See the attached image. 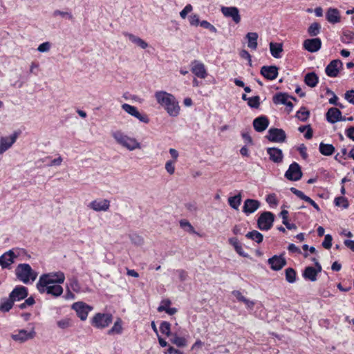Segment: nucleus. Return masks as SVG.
Returning a JSON list of instances; mask_svg holds the SVG:
<instances>
[{
  "label": "nucleus",
  "instance_id": "obj_1",
  "mask_svg": "<svg viewBox=\"0 0 354 354\" xmlns=\"http://www.w3.org/2000/svg\"><path fill=\"white\" fill-rule=\"evenodd\" d=\"M158 104L164 108L171 117H177L180 113V107L176 97L166 91H159L154 94Z\"/></svg>",
  "mask_w": 354,
  "mask_h": 354
},
{
  "label": "nucleus",
  "instance_id": "obj_2",
  "mask_svg": "<svg viewBox=\"0 0 354 354\" xmlns=\"http://www.w3.org/2000/svg\"><path fill=\"white\" fill-rule=\"evenodd\" d=\"M112 136L118 145L129 151L141 149V144L136 138L130 137L120 131L113 132Z\"/></svg>",
  "mask_w": 354,
  "mask_h": 354
},
{
  "label": "nucleus",
  "instance_id": "obj_3",
  "mask_svg": "<svg viewBox=\"0 0 354 354\" xmlns=\"http://www.w3.org/2000/svg\"><path fill=\"white\" fill-rule=\"evenodd\" d=\"M65 275L62 272H50L42 274L37 283V290H44L43 287L46 285L58 284L64 283Z\"/></svg>",
  "mask_w": 354,
  "mask_h": 354
},
{
  "label": "nucleus",
  "instance_id": "obj_4",
  "mask_svg": "<svg viewBox=\"0 0 354 354\" xmlns=\"http://www.w3.org/2000/svg\"><path fill=\"white\" fill-rule=\"evenodd\" d=\"M15 272L17 278L24 283H28L30 280L35 281L37 277V272L27 263L18 265Z\"/></svg>",
  "mask_w": 354,
  "mask_h": 354
},
{
  "label": "nucleus",
  "instance_id": "obj_5",
  "mask_svg": "<svg viewBox=\"0 0 354 354\" xmlns=\"http://www.w3.org/2000/svg\"><path fill=\"white\" fill-rule=\"evenodd\" d=\"M113 321L111 314L97 313L91 320V324L97 328H104Z\"/></svg>",
  "mask_w": 354,
  "mask_h": 354
},
{
  "label": "nucleus",
  "instance_id": "obj_6",
  "mask_svg": "<svg viewBox=\"0 0 354 354\" xmlns=\"http://www.w3.org/2000/svg\"><path fill=\"white\" fill-rule=\"evenodd\" d=\"M274 220V216L272 212H265L258 218V227L261 230H268L272 227Z\"/></svg>",
  "mask_w": 354,
  "mask_h": 354
},
{
  "label": "nucleus",
  "instance_id": "obj_7",
  "mask_svg": "<svg viewBox=\"0 0 354 354\" xmlns=\"http://www.w3.org/2000/svg\"><path fill=\"white\" fill-rule=\"evenodd\" d=\"M72 308L75 310L77 316L81 320L84 321L86 319L88 313L93 309V308L82 301H77L73 304Z\"/></svg>",
  "mask_w": 354,
  "mask_h": 354
},
{
  "label": "nucleus",
  "instance_id": "obj_8",
  "mask_svg": "<svg viewBox=\"0 0 354 354\" xmlns=\"http://www.w3.org/2000/svg\"><path fill=\"white\" fill-rule=\"evenodd\" d=\"M266 138L271 142H283L286 139V134L282 129L271 128L268 132Z\"/></svg>",
  "mask_w": 354,
  "mask_h": 354
},
{
  "label": "nucleus",
  "instance_id": "obj_9",
  "mask_svg": "<svg viewBox=\"0 0 354 354\" xmlns=\"http://www.w3.org/2000/svg\"><path fill=\"white\" fill-rule=\"evenodd\" d=\"M285 176L290 180H299L302 176L300 166L297 162L292 163L286 171Z\"/></svg>",
  "mask_w": 354,
  "mask_h": 354
},
{
  "label": "nucleus",
  "instance_id": "obj_10",
  "mask_svg": "<svg viewBox=\"0 0 354 354\" xmlns=\"http://www.w3.org/2000/svg\"><path fill=\"white\" fill-rule=\"evenodd\" d=\"M35 336V331L32 328L30 332L24 329L18 330L17 333L11 335V337L13 340L19 342H24L28 339H33Z\"/></svg>",
  "mask_w": 354,
  "mask_h": 354
},
{
  "label": "nucleus",
  "instance_id": "obj_11",
  "mask_svg": "<svg viewBox=\"0 0 354 354\" xmlns=\"http://www.w3.org/2000/svg\"><path fill=\"white\" fill-rule=\"evenodd\" d=\"M221 11L224 17L231 18L235 24H239L241 21V15L239 10L236 7H221Z\"/></svg>",
  "mask_w": 354,
  "mask_h": 354
},
{
  "label": "nucleus",
  "instance_id": "obj_12",
  "mask_svg": "<svg viewBox=\"0 0 354 354\" xmlns=\"http://www.w3.org/2000/svg\"><path fill=\"white\" fill-rule=\"evenodd\" d=\"M17 258V255L13 250H10L0 257V266L3 269H10L11 265L15 262V259Z\"/></svg>",
  "mask_w": 354,
  "mask_h": 354
},
{
  "label": "nucleus",
  "instance_id": "obj_13",
  "mask_svg": "<svg viewBox=\"0 0 354 354\" xmlns=\"http://www.w3.org/2000/svg\"><path fill=\"white\" fill-rule=\"evenodd\" d=\"M88 207L95 212H106L110 207V201L108 199H96L91 201Z\"/></svg>",
  "mask_w": 354,
  "mask_h": 354
},
{
  "label": "nucleus",
  "instance_id": "obj_14",
  "mask_svg": "<svg viewBox=\"0 0 354 354\" xmlns=\"http://www.w3.org/2000/svg\"><path fill=\"white\" fill-rule=\"evenodd\" d=\"M17 138V134L16 133L10 136L1 137L0 138V154H3L9 149L16 142Z\"/></svg>",
  "mask_w": 354,
  "mask_h": 354
},
{
  "label": "nucleus",
  "instance_id": "obj_15",
  "mask_svg": "<svg viewBox=\"0 0 354 354\" xmlns=\"http://www.w3.org/2000/svg\"><path fill=\"white\" fill-rule=\"evenodd\" d=\"M191 71L198 77L205 79L207 75V71L203 63L194 60L191 64Z\"/></svg>",
  "mask_w": 354,
  "mask_h": 354
},
{
  "label": "nucleus",
  "instance_id": "obj_16",
  "mask_svg": "<svg viewBox=\"0 0 354 354\" xmlns=\"http://www.w3.org/2000/svg\"><path fill=\"white\" fill-rule=\"evenodd\" d=\"M304 48L310 52H317L322 47V41L319 38L307 39L304 41Z\"/></svg>",
  "mask_w": 354,
  "mask_h": 354
},
{
  "label": "nucleus",
  "instance_id": "obj_17",
  "mask_svg": "<svg viewBox=\"0 0 354 354\" xmlns=\"http://www.w3.org/2000/svg\"><path fill=\"white\" fill-rule=\"evenodd\" d=\"M326 119L328 122L335 124L338 121H346V118L342 117V112L335 107L330 108L326 113Z\"/></svg>",
  "mask_w": 354,
  "mask_h": 354
},
{
  "label": "nucleus",
  "instance_id": "obj_18",
  "mask_svg": "<svg viewBox=\"0 0 354 354\" xmlns=\"http://www.w3.org/2000/svg\"><path fill=\"white\" fill-rule=\"evenodd\" d=\"M343 64L339 59H334L326 67L325 71L328 76L335 77H337L339 68L342 66Z\"/></svg>",
  "mask_w": 354,
  "mask_h": 354
},
{
  "label": "nucleus",
  "instance_id": "obj_19",
  "mask_svg": "<svg viewBox=\"0 0 354 354\" xmlns=\"http://www.w3.org/2000/svg\"><path fill=\"white\" fill-rule=\"evenodd\" d=\"M59 284L46 285L43 287L44 290H38L41 293L46 292L48 295L59 297L63 293V288Z\"/></svg>",
  "mask_w": 354,
  "mask_h": 354
},
{
  "label": "nucleus",
  "instance_id": "obj_20",
  "mask_svg": "<svg viewBox=\"0 0 354 354\" xmlns=\"http://www.w3.org/2000/svg\"><path fill=\"white\" fill-rule=\"evenodd\" d=\"M261 74L268 80H275L278 75V68L275 66H263L261 68Z\"/></svg>",
  "mask_w": 354,
  "mask_h": 354
},
{
  "label": "nucleus",
  "instance_id": "obj_21",
  "mask_svg": "<svg viewBox=\"0 0 354 354\" xmlns=\"http://www.w3.org/2000/svg\"><path fill=\"white\" fill-rule=\"evenodd\" d=\"M260 203L254 199H246L243 207V212L247 214H252L259 209Z\"/></svg>",
  "mask_w": 354,
  "mask_h": 354
},
{
  "label": "nucleus",
  "instance_id": "obj_22",
  "mask_svg": "<svg viewBox=\"0 0 354 354\" xmlns=\"http://www.w3.org/2000/svg\"><path fill=\"white\" fill-rule=\"evenodd\" d=\"M28 295L27 288L24 286L16 287L10 294V297L14 301L26 298Z\"/></svg>",
  "mask_w": 354,
  "mask_h": 354
},
{
  "label": "nucleus",
  "instance_id": "obj_23",
  "mask_svg": "<svg viewBox=\"0 0 354 354\" xmlns=\"http://www.w3.org/2000/svg\"><path fill=\"white\" fill-rule=\"evenodd\" d=\"M268 263L274 270H279L286 264V261L281 256H274L268 259Z\"/></svg>",
  "mask_w": 354,
  "mask_h": 354
},
{
  "label": "nucleus",
  "instance_id": "obj_24",
  "mask_svg": "<svg viewBox=\"0 0 354 354\" xmlns=\"http://www.w3.org/2000/svg\"><path fill=\"white\" fill-rule=\"evenodd\" d=\"M268 124L269 120L266 116L258 117L253 121L254 128L257 132H261L266 130Z\"/></svg>",
  "mask_w": 354,
  "mask_h": 354
},
{
  "label": "nucleus",
  "instance_id": "obj_25",
  "mask_svg": "<svg viewBox=\"0 0 354 354\" xmlns=\"http://www.w3.org/2000/svg\"><path fill=\"white\" fill-rule=\"evenodd\" d=\"M267 153L270 156V160L275 163H279L283 160L282 151L278 148H268Z\"/></svg>",
  "mask_w": 354,
  "mask_h": 354
},
{
  "label": "nucleus",
  "instance_id": "obj_26",
  "mask_svg": "<svg viewBox=\"0 0 354 354\" xmlns=\"http://www.w3.org/2000/svg\"><path fill=\"white\" fill-rule=\"evenodd\" d=\"M326 18L330 24H337L340 21L339 11L337 8H330L326 13Z\"/></svg>",
  "mask_w": 354,
  "mask_h": 354
},
{
  "label": "nucleus",
  "instance_id": "obj_27",
  "mask_svg": "<svg viewBox=\"0 0 354 354\" xmlns=\"http://www.w3.org/2000/svg\"><path fill=\"white\" fill-rule=\"evenodd\" d=\"M124 35L127 37L131 42L137 45L142 49H146L148 47V44L144 41L140 37L136 36L131 33L124 32Z\"/></svg>",
  "mask_w": 354,
  "mask_h": 354
},
{
  "label": "nucleus",
  "instance_id": "obj_28",
  "mask_svg": "<svg viewBox=\"0 0 354 354\" xmlns=\"http://www.w3.org/2000/svg\"><path fill=\"white\" fill-rule=\"evenodd\" d=\"M259 35L255 32H250L247 33L245 38L248 40V47L252 50H256L257 48Z\"/></svg>",
  "mask_w": 354,
  "mask_h": 354
},
{
  "label": "nucleus",
  "instance_id": "obj_29",
  "mask_svg": "<svg viewBox=\"0 0 354 354\" xmlns=\"http://www.w3.org/2000/svg\"><path fill=\"white\" fill-rule=\"evenodd\" d=\"M270 50L271 53V55L274 58H279L281 57V53L283 51V45L280 43H270Z\"/></svg>",
  "mask_w": 354,
  "mask_h": 354
},
{
  "label": "nucleus",
  "instance_id": "obj_30",
  "mask_svg": "<svg viewBox=\"0 0 354 354\" xmlns=\"http://www.w3.org/2000/svg\"><path fill=\"white\" fill-rule=\"evenodd\" d=\"M304 82L311 88L315 87L318 83V77L314 72L308 73L305 75Z\"/></svg>",
  "mask_w": 354,
  "mask_h": 354
},
{
  "label": "nucleus",
  "instance_id": "obj_31",
  "mask_svg": "<svg viewBox=\"0 0 354 354\" xmlns=\"http://www.w3.org/2000/svg\"><path fill=\"white\" fill-rule=\"evenodd\" d=\"M317 275L316 269L312 266L306 267L303 272V277L306 279L311 281H315L317 280Z\"/></svg>",
  "mask_w": 354,
  "mask_h": 354
},
{
  "label": "nucleus",
  "instance_id": "obj_32",
  "mask_svg": "<svg viewBox=\"0 0 354 354\" xmlns=\"http://www.w3.org/2000/svg\"><path fill=\"white\" fill-rule=\"evenodd\" d=\"M319 151L324 156H330L335 152V147L333 145L321 142L319 145Z\"/></svg>",
  "mask_w": 354,
  "mask_h": 354
},
{
  "label": "nucleus",
  "instance_id": "obj_33",
  "mask_svg": "<svg viewBox=\"0 0 354 354\" xmlns=\"http://www.w3.org/2000/svg\"><path fill=\"white\" fill-rule=\"evenodd\" d=\"M229 243L234 246L235 251L242 257H247V254L244 252L242 245L239 242L238 239L235 237L229 239Z\"/></svg>",
  "mask_w": 354,
  "mask_h": 354
},
{
  "label": "nucleus",
  "instance_id": "obj_34",
  "mask_svg": "<svg viewBox=\"0 0 354 354\" xmlns=\"http://www.w3.org/2000/svg\"><path fill=\"white\" fill-rule=\"evenodd\" d=\"M163 304H166V306H158V312H162L165 311L167 314L172 315L177 313V308H169V306L171 304V301L169 299L163 300Z\"/></svg>",
  "mask_w": 354,
  "mask_h": 354
},
{
  "label": "nucleus",
  "instance_id": "obj_35",
  "mask_svg": "<svg viewBox=\"0 0 354 354\" xmlns=\"http://www.w3.org/2000/svg\"><path fill=\"white\" fill-rule=\"evenodd\" d=\"M245 236L248 239H251L257 243H261L263 239V234L257 230H252L251 232H249L248 233L246 234Z\"/></svg>",
  "mask_w": 354,
  "mask_h": 354
},
{
  "label": "nucleus",
  "instance_id": "obj_36",
  "mask_svg": "<svg viewBox=\"0 0 354 354\" xmlns=\"http://www.w3.org/2000/svg\"><path fill=\"white\" fill-rule=\"evenodd\" d=\"M14 301L9 297L8 299H3L0 303V311L6 313L8 312L13 306Z\"/></svg>",
  "mask_w": 354,
  "mask_h": 354
},
{
  "label": "nucleus",
  "instance_id": "obj_37",
  "mask_svg": "<svg viewBox=\"0 0 354 354\" xmlns=\"http://www.w3.org/2000/svg\"><path fill=\"white\" fill-rule=\"evenodd\" d=\"M228 203L231 207H232L234 209H238L241 203V194L239 193L233 197H230L228 198Z\"/></svg>",
  "mask_w": 354,
  "mask_h": 354
},
{
  "label": "nucleus",
  "instance_id": "obj_38",
  "mask_svg": "<svg viewBox=\"0 0 354 354\" xmlns=\"http://www.w3.org/2000/svg\"><path fill=\"white\" fill-rule=\"evenodd\" d=\"M289 96L286 93H277L273 97V102L276 104H285Z\"/></svg>",
  "mask_w": 354,
  "mask_h": 354
},
{
  "label": "nucleus",
  "instance_id": "obj_39",
  "mask_svg": "<svg viewBox=\"0 0 354 354\" xmlns=\"http://www.w3.org/2000/svg\"><path fill=\"white\" fill-rule=\"evenodd\" d=\"M354 39V32L351 30H346L342 32L341 41L344 44H350Z\"/></svg>",
  "mask_w": 354,
  "mask_h": 354
},
{
  "label": "nucleus",
  "instance_id": "obj_40",
  "mask_svg": "<svg viewBox=\"0 0 354 354\" xmlns=\"http://www.w3.org/2000/svg\"><path fill=\"white\" fill-rule=\"evenodd\" d=\"M122 332V322L120 319H118L115 323L113 327L108 330L109 335L120 334Z\"/></svg>",
  "mask_w": 354,
  "mask_h": 354
},
{
  "label": "nucleus",
  "instance_id": "obj_41",
  "mask_svg": "<svg viewBox=\"0 0 354 354\" xmlns=\"http://www.w3.org/2000/svg\"><path fill=\"white\" fill-rule=\"evenodd\" d=\"M320 29L321 25L317 22H314L308 27V32L310 36L315 37L319 34Z\"/></svg>",
  "mask_w": 354,
  "mask_h": 354
},
{
  "label": "nucleus",
  "instance_id": "obj_42",
  "mask_svg": "<svg viewBox=\"0 0 354 354\" xmlns=\"http://www.w3.org/2000/svg\"><path fill=\"white\" fill-rule=\"evenodd\" d=\"M172 337L171 341L173 344H176L178 347H184L187 345V340L185 338L178 337L177 335H171Z\"/></svg>",
  "mask_w": 354,
  "mask_h": 354
},
{
  "label": "nucleus",
  "instance_id": "obj_43",
  "mask_svg": "<svg viewBox=\"0 0 354 354\" xmlns=\"http://www.w3.org/2000/svg\"><path fill=\"white\" fill-rule=\"evenodd\" d=\"M69 281V287L75 292H80L81 290L80 284L78 282V280L75 277H71L68 279Z\"/></svg>",
  "mask_w": 354,
  "mask_h": 354
},
{
  "label": "nucleus",
  "instance_id": "obj_44",
  "mask_svg": "<svg viewBox=\"0 0 354 354\" xmlns=\"http://www.w3.org/2000/svg\"><path fill=\"white\" fill-rule=\"evenodd\" d=\"M160 332L167 336L171 335V324L167 322H162L160 326Z\"/></svg>",
  "mask_w": 354,
  "mask_h": 354
},
{
  "label": "nucleus",
  "instance_id": "obj_45",
  "mask_svg": "<svg viewBox=\"0 0 354 354\" xmlns=\"http://www.w3.org/2000/svg\"><path fill=\"white\" fill-rule=\"evenodd\" d=\"M335 204L336 206L342 207L344 209L348 208L349 205L348 200L343 196L335 198Z\"/></svg>",
  "mask_w": 354,
  "mask_h": 354
},
{
  "label": "nucleus",
  "instance_id": "obj_46",
  "mask_svg": "<svg viewBox=\"0 0 354 354\" xmlns=\"http://www.w3.org/2000/svg\"><path fill=\"white\" fill-rule=\"evenodd\" d=\"M309 116V111L302 107L297 112L296 117L301 121H306Z\"/></svg>",
  "mask_w": 354,
  "mask_h": 354
},
{
  "label": "nucleus",
  "instance_id": "obj_47",
  "mask_svg": "<svg viewBox=\"0 0 354 354\" xmlns=\"http://www.w3.org/2000/svg\"><path fill=\"white\" fill-rule=\"evenodd\" d=\"M122 109L125 111L127 112V113H129V115H132V116H134L136 115V113H138V109H136V107L132 106V105H130L129 104H123L122 105Z\"/></svg>",
  "mask_w": 354,
  "mask_h": 354
},
{
  "label": "nucleus",
  "instance_id": "obj_48",
  "mask_svg": "<svg viewBox=\"0 0 354 354\" xmlns=\"http://www.w3.org/2000/svg\"><path fill=\"white\" fill-rule=\"evenodd\" d=\"M286 279L289 283H293L296 280V272L292 268L286 270Z\"/></svg>",
  "mask_w": 354,
  "mask_h": 354
},
{
  "label": "nucleus",
  "instance_id": "obj_49",
  "mask_svg": "<svg viewBox=\"0 0 354 354\" xmlns=\"http://www.w3.org/2000/svg\"><path fill=\"white\" fill-rule=\"evenodd\" d=\"M248 104L251 108L258 109L260 105V97L259 96H254L248 98Z\"/></svg>",
  "mask_w": 354,
  "mask_h": 354
},
{
  "label": "nucleus",
  "instance_id": "obj_50",
  "mask_svg": "<svg viewBox=\"0 0 354 354\" xmlns=\"http://www.w3.org/2000/svg\"><path fill=\"white\" fill-rule=\"evenodd\" d=\"M175 161L171 160L167 161L165 163V169L170 175L174 174L175 172Z\"/></svg>",
  "mask_w": 354,
  "mask_h": 354
},
{
  "label": "nucleus",
  "instance_id": "obj_51",
  "mask_svg": "<svg viewBox=\"0 0 354 354\" xmlns=\"http://www.w3.org/2000/svg\"><path fill=\"white\" fill-rule=\"evenodd\" d=\"M51 44L49 41H46L41 44L38 48L37 50L40 53H47L50 50Z\"/></svg>",
  "mask_w": 354,
  "mask_h": 354
},
{
  "label": "nucleus",
  "instance_id": "obj_52",
  "mask_svg": "<svg viewBox=\"0 0 354 354\" xmlns=\"http://www.w3.org/2000/svg\"><path fill=\"white\" fill-rule=\"evenodd\" d=\"M200 25L203 28L208 29L214 33H216L217 32L216 28L207 21L203 20L201 21Z\"/></svg>",
  "mask_w": 354,
  "mask_h": 354
},
{
  "label": "nucleus",
  "instance_id": "obj_53",
  "mask_svg": "<svg viewBox=\"0 0 354 354\" xmlns=\"http://www.w3.org/2000/svg\"><path fill=\"white\" fill-rule=\"evenodd\" d=\"M332 241L333 238L331 235L326 234L324 241L322 242V246L326 249H330L332 246Z\"/></svg>",
  "mask_w": 354,
  "mask_h": 354
},
{
  "label": "nucleus",
  "instance_id": "obj_54",
  "mask_svg": "<svg viewBox=\"0 0 354 354\" xmlns=\"http://www.w3.org/2000/svg\"><path fill=\"white\" fill-rule=\"evenodd\" d=\"M180 227L185 228L187 227V231L191 233H194L195 230L194 227L190 224V223L186 220H182L180 221Z\"/></svg>",
  "mask_w": 354,
  "mask_h": 354
},
{
  "label": "nucleus",
  "instance_id": "obj_55",
  "mask_svg": "<svg viewBox=\"0 0 354 354\" xmlns=\"http://www.w3.org/2000/svg\"><path fill=\"white\" fill-rule=\"evenodd\" d=\"M290 191L295 194L297 197L301 198V200H304L306 201L307 198H308V196L305 195L301 191L297 189L295 187H291Z\"/></svg>",
  "mask_w": 354,
  "mask_h": 354
},
{
  "label": "nucleus",
  "instance_id": "obj_56",
  "mask_svg": "<svg viewBox=\"0 0 354 354\" xmlns=\"http://www.w3.org/2000/svg\"><path fill=\"white\" fill-rule=\"evenodd\" d=\"M53 16L54 17H57V16H61L62 17H68V19H71L73 18V15H71V13L68 12H64V11H61V10H56L53 12Z\"/></svg>",
  "mask_w": 354,
  "mask_h": 354
},
{
  "label": "nucleus",
  "instance_id": "obj_57",
  "mask_svg": "<svg viewBox=\"0 0 354 354\" xmlns=\"http://www.w3.org/2000/svg\"><path fill=\"white\" fill-rule=\"evenodd\" d=\"M192 10V6L187 4L184 9L180 12V16L182 19H185L189 12Z\"/></svg>",
  "mask_w": 354,
  "mask_h": 354
},
{
  "label": "nucleus",
  "instance_id": "obj_58",
  "mask_svg": "<svg viewBox=\"0 0 354 354\" xmlns=\"http://www.w3.org/2000/svg\"><path fill=\"white\" fill-rule=\"evenodd\" d=\"M189 23L192 26H197L200 24L199 17L197 15H192L189 18Z\"/></svg>",
  "mask_w": 354,
  "mask_h": 354
},
{
  "label": "nucleus",
  "instance_id": "obj_59",
  "mask_svg": "<svg viewBox=\"0 0 354 354\" xmlns=\"http://www.w3.org/2000/svg\"><path fill=\"white\" fill-rule=\"evenodd\" d=\"M135 118H136L140 122H142L144 123L147 124L149 122V119L148 116L147 115L141 114L139 111H138V113L135 115Z\"/></svg>",
  "mask_w": 354,
  "mask_h": 354
},
{
  "label": "nucleus",
  "instance_id": "obj_60",
  "mask_svg": "<svg viewBox=\"0 0 354 354\" xmlns=\"http://www.w3.org/2000/svg\"><path fill=\"white\" fill-rule=\"evenodd\" d=\"M266 201L270 205H277V200L276 198V195L274 194H271L268 195L266 198Z\"/></svg>",
  "mask_w": 354,
  "mask_h": 354
},
{
  "label": "nucleus",
  "instance_id": "obj_61",
  "mask_svg": "<svg viewBox=\"0 0 354 354\" xmlns=\"http://www.w3.org/2000/svg\"><path fill=\"white\" fill-rule=\"evenodd\" d=\"M345 99L350 103L354 104V90H351L345 93Z\"/></svg>",
  "mask_w": 354,
  "mask_h": 354
},
{
  "label": "nucleus",
  "instance_id": "obj_62",
  "mask_svg": "<svg viewBox=\"0 0 354 354\" xmlns=\"http://www.w3.org/2000/svg\"><path fill=\"white\" fill-rule=\"evenodd\" d=\"M240 56L243 58V59H248V62H249V64L251 66L252 65V59H251V55H250V53L245 50H242L240 53Z\"/></svg>",
  "mask_w": 354,
  "mask_h": 354
},
{
  "label": "nucleus",
  "instance_id": "obj_63",
  "mask_svg": "<svg viewBox=\"0 0 354 354\" xmlns=\"http://www.w3.org/2000/svg\"><path fill=\"white\" fill-rule=\"evenodd\" d=\"M57 324L60 328H66L69 326V321L67 319L59 320L57 322Z\"/></svg>",
  "mask_w": 354,
  "mask_h": 354
},
{
  "label": "nucleus",
  "instance_id": "obj_64",
  "mask_svg": "<svg viewBox=\"0 0 354 354\" xmlns=\"http://www.w3.org/2000/svg\"><path fill=\"white\" fill-rule=\"evenodd\" d=\"M232 295L240 301H243L246 298L239 290H234Z\"/></svg>",
  "mask_w": 354,
  "mask_h": 354
}]
</instances>
